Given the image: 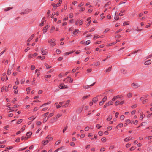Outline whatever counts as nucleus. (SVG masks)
Here are the masks:
<instances>
[{"label":"nucleus","mask_w":152,"mask_h":152,"mask_svg":"<svg viewBox=\"0 0 152 152\" xmlns=\"http://www.w3.org/2000/svg\"><path fill=\"white\" fill-rule=\"evenodd\" d=\"M148 102V99H145L142 101V103L144 104L145 103H147Z\"/></svg>","instance_id":"54"},{"label":"nucleus","mask_w":152,"mask_h":152,"mask_svg":"<svg viewBox=\"0 0 152 152\" xmlns=\"http://www.w3.org/2000/svg\"><path fill=\"white\" fill-rule=\"evenodd\" d=\"M23 121L22 119H19L18 121L17 122V124H20Z\"/></svg>","instance_id":"30"},{"label":"nucleus","mask_w":152,"mask_h":152,"mask_svg":"<svg viewBox=\"0 0 152 152\" xmlns=\"http://www.w3.org/2000/svg\"><path fill=\"white\" fill-rule=\"evenodd\" d=\"M46 50H41V53L43 55H46L48 53V52L46 51Z\"/></svg>","instance_id":"10"},{"label":"nucleus","mask_w":152,"mask_h":152,"mask_svg":"<svg viewBox=\"0 0 152 152\" xmlns=\"http://www.w3.org/2000/svg\"><path fill=\"white\" fill-rule=\"evenodd\" d=\"M47 31V28H45V27L43 29V32L44 34H45Z\"/></svg>","instance_id":"32"},{"label":"nucleus","mask_w":152,"mask_h":152,"mask_svg":"<svg viewBox=\"0 0 152 152\" xmlns=\"http://www.w3.org/2000/svg\"><path fill=\"white\" fill-rule=\"evenodd\" d=\"M83 20H80V22H79L80 25H81L83 24Z\"/></svg>","instance_id":"53"},{"label":"nucleus","mask_w":152,"mask_h":152,"mask_svg":"<svg viewBox=\"0 0 152 152\" xmlns=\"http://www.w3.org/2000/svg\"><path fill=\"white\" fill-rule=\"evenodd\" d=\"M135 113L136 111L135 110H134L131 112V113L132 115H134L135 114Z\"/></svg>","instance_id":"62"},{"label":"nucleus","mask_w":152,"mask_h":152,"mask_svg":"<svg viewBox=\"0 0 152 152\" xmlns=\"http://www.w3.org/2000/svg\"><path fill=\"white\" fill-rule=\"evenodd\" d=\"M151 25V23H149L148 25H147L145 27L146 28H148Z\"/></svg>","instance_id":"60"},{"label":"nucleus","mask_w":152,"mask_h":152,"mask_svg":"<svg viewBox=\"0 0 152 152\" xmlns=\"http://www.w3.org/2000/svg\"><path fill=\"white\" fill-rule=\"evenodd\" d=\"M70 102L69 100H67L66 102V103L65 104L63 105L62 107H67L68 106L69 103Z\"/></svg>","instance_id":"6"},{"label":"nucleus","mask_w":152,"mask_h":152,"mask_svg":"<svg viewBox=\"0 0 152 152\" xmlns=\"http://www.w3.org/2000/svg\"><path fill=\"white\" fill-rule=\"evenodd\" d=\"M62 115L61 114H57V115L56 116V118H53V119L54 120V121H55L56 120V119H57L58 118H59L61 116H62Z\"/></svg>","instance_id":"9"},{"label":"nucleus","mask_w":152,"mask_h":152,"mask_svg":"<svg viewBox=\"0 0 152 152\" xmlns=\"http://www.w3.org/2000/svg\"><path fill=\"white\" fill-rule=\"evenodd\" d=\"M56 53L57 54H59L60 53V51L59 49H57L56 50Z\"/></svg>","instance_id":"64"},{"label":"nucleus","mask_w":152,"mask_h":152,"mask_svg":"<svg viewBox=\"0 0 152 152\" xmlns=\"http://www.w3.org/2000/svg\"><path fill=\"white\" fill-rule=\"evenodd\" d=\"M91 42V41L89 40H87L84 43V45H88Z\"/></svg>","instance_id":"19"},{"label":"nucleus","mask_w":152,"mask_h":152,"mask_svg":"<svg viewBox=\"0 0 152 152\" xmlns=\"http://www.w3.org/2000/svg\"><path fill=\"white\" fill-rule=\"evenodd\" d=\"M110 29L109 28H106L105 29L104 31V33H106Z\"/></svg>","instance_id":"47"},{"label":"nucleus","mask_w":152,"mask_h":152,"mask_svg":"<svg viewBox=\"0 0 152 152\" xmlns=\"http://www.w3.org/2000/svg\"><path fill=\"white\" fill-rule=\"evenodd\" d=\"M11 73V70L10 69H8V70L7 71V74L8 75H10Z\"/></svg>","instance_id":"41"},{"label":"nucleus","mask_w":152,"mask_h":152,"mask_svg":"<svg viewBox=\"0 0 152 152\" xmlns=\"http://www.w3.org/2000/svg\"><path fill=\"white\" fill-rule=\"evenodd\" d=\"M35 74L37 75V77H38L40 75V73L38 69H36L35 71Z\"/></svg>","instance_id":"12"},{"label":"nucleus","mask_w":152,"mask_h":152,"mask_svg":"<svg viewBox=\"0 0 152 152\" xmlns=\"http://www.w3.org/2000/svg\"><path fill=\"white\" fill-rule=\"evenodd\" d=\"M84 3H82H82H80V4H79V5H78V7H81V6H83V5H84Z\"/></svg>","instance_id":"52"},{"label":"nucleus","mask_w":152,"mask_h":152,"mask_svg":"<svg viewBox=\"0 0 152 152\" xmlns=\"http://www.w3.org/2000/svg\"><path fill=\"white\" fill-rule=\"evenodd\" d=\"M132 93H129L127 94V96L128 98H130L132 97Z\"/></svg>","instance_id":"17"},{"label":"nucleus","mask_w":152,"mask_h":152,"mask_svg":"<svg viewBox=\"0 0 152 152\" xmlns=\"http://www.w3.org/2000/svg\"><path fill=\"white\" fill-rule=\"evenodd\" d=\"M35 67L33 65H32L31 66V70H34L35 69Z\"/></svg>","instance_id":"45"},{"label":"nucleus","mask_w":152,"mask_h":152,"mask_svg":"<svg viewBox=\"0 0 152 152\" xmlns=\"http://www.w3.org/2000/svg\"><path fill=\"white\" fill-rule=\"evenodd\" d=\"M126 71L125 70L122 69L121 70V72L123 74H125L126 73Z\"/></svg>","instance_id":"31"},{"label":"nucleus","mask_w":152,"mask_h":152,"mask_svg":"<svg viewBox=\"0 0 152 152\" xmlns=\"http://www.w3.org/2000/svg\"><path fill=\"white\" fill-rule=\"evenodd\" d=\"M45 18L44 17L42 19V22L41 23L39 24V26H42L45 23Z\"/></svg>","instance_id":"8"},{"label":"nucleus","mask_w":152,"mask_h":152,"mask_svg":"<svg viewBox=\"0 0 152 152\" xmlns=\"http://www.w3.org/2000/svg\"><path fill=\"white\" fill-rule=\"evenodd\" d=\"M109 106V104H108V103H107L106 104H105L104 105V108H106L107 107H108V106Z\"/></svg>","instance_id":"57"},{"label":"nucleus","mask_w":152,"mask_h":152,"mask_svg":"<svg viewBox=\"0 0 152 152\" xmlns=\"http://www.w3.org/2000/svg\"><path fill=\"white\" fill-rule=\"evenodd\" d=\"M89 129V127L88 126L86 127L85 129L86 131H88Z\"/></svg>","instance_id":"63"},{"label":"nucleus","mask_w":152,"mask_h":152,"mask_svg":"<svg viewBox=\"0 0 152 152\" xmlns=\"http://www.w3.org/2000/svg\"><path fill=\"white\" fill-rule=\"evenodd\" d=\"M129 21L124 22L123 23V25L125 26L126 25H129Z\"/></svg>","instance_id":"21"},{"label":"nucleus","mask_w":152,"mask_h":152,"mask_svg":"<svg viewBox=\"0 0 152 152\" xmlns=\"http://www.w3.org/2000/svg\"><path fill=\"white\" fill-rule=\"evenodd\" d=\"M151 61L150 60H148L146 61L145 63V65H149L151 63Z\"/></svg>","instance_id":"11"},{"label":"nucleus","mask_w":152,"mask_h":152,"mask_svg":"<svg viewBox=\"0 0 152 152\" xmlns=\"http://www.w3.org/2000/svg\"><path fill=\"white\" fill-rule=\"evenodd\" d=\"M124 11L123 10H121V11H120V12L119 14V15L120 16H123V12Z\"/></svg>","instance_id":"28"},{"label":"nucleus","mask_w":152,"mask_h":152,"mask_svg":"<svg viewBox=\"0 0 152 152\" xmlns=\"http://www.w3.org/2000/svg\"><path fill=\"white\" fill-rule=\"evenodd\" d=\"M124 118V116L123 115H121L120 117V119L121 120H123Z\"/></svg>","instance_id":"48"},{"label":"nucleus","mask_w":152,"mask_h":152,"mask_svg":"<svg viewBox=\"0 0 152 152\" xmlns=\"http://www.w3.org/2000/svg\"><path fill=\"white\" fill-rule=\"evenodd\" d=\"M66 9H67V6L66 5H65L64 6V8H63V9H62L61 10V11L63 12L64 10H66Z\"/></svg>","instance_id":"35"},{"label":"nucleus","mask_w":152,"mask_h":152,"mask_svg":"<svg viewBox=\"0 0 152 152\" xmlns=\"http://www.w3.org/2000/svg\"><path fill=\"white\" fill-rule=\"evenodd\" d=\"M112 129V127L111 126H110L107 128V129L108 131H110Z\"/></svg>","instance_id":"37"},{"label":"nucleus","mask_w":152,"mask_h":152,"mask_svg":"<svg viewBox=\"0 0 152 152\" xmlns=\"http://www.w3.org/2000/svg\"><path fill=\"white\" fill-rule=\"evenodd\" d=\"M32 134V132H28L26 133V135L27 136H29Z\"/></svg>","instance_id":"20"},{"label":"nucleus","mask_w":152,"mask_h":152,"mask_svg":"<svg viewBox=\"0 0 152 152\" xmlns=\"http://www.w3.org/2000/svg\"><path fill=\"white\" fill-rule=\"evenodd\" d=\"M98 134L100 136H102L103 134V133L102 131H100L98 132Z\"/></svg>","instance_id":"22"},{"label":"nucleus","mask_w":152,"mask_h":152,"mask_svg":"<svg viewBox=\"0 0 152 152\" xmlns=\"http://www.w3.org/2000/svg\"><path fill=\"white\" fill-rule=\"evenodd\" d=\"M131 145V143L130 142H129L126 145V148H129L130 146Z\"/></svg>","instance_id":"34"},{"label":"nucleus","mask_w":152,"mask_h":152,"mask_svg":"<svg viewBox=\"0 0 152 152\" xmlns=\"http://www.w3.org/2000/svg\"><path fill=\"white\" fill-rule=\"evenodd\" d=\"M27 147H25V148H19L18 150V151H22V150H24L25 149H26L27 148Z\"/></svg>","instance_id":"42"},{"label":"nucleus","mask_w":152,"mask_h":152,"mask_svg":"<svg viewBox=\"0 0 152 152\" xmlns=\"http://www.w3.org/2000/svg\"><path fill=\"white\" fill-rule=\"evenodd\" d=\"M12 8L11 7H8L7 8L4 9V10L5 11H7L9 10H10L12 9Z\"/></svg>","instance_id":"18"},{"label":"nucleus","mask_w":152,"mask_h":152,"mask_svg":"<svg viewBox=\"0 0 152 152\" xmlns=\"http://www.w3.org/2000/svg\"><path fill=\"white\" fill-rule=\"evenodd\" d=\"M61 143V141L60 140H58V141H57V142H56L55 143V145H58L60 143Z\"/></svg>","instance_id":"27"},{"label":"nucleus","mask_w":152,"mask_h":152,"mask_svg":"<svg viewBox=\"0 0 152 152\" xmlns=\"http://www.w3.org/2000/svg\"><path fill=\"white\" fill-rule=\"evenodd\" d=\"M32 11V10L31 9H27L25 10L24 12H23L21 13L22 14H28V13Z\"/></svg>","instance_id":"1"},{"label":"nucleus","mask_w":152,"mask_h":152,"mask_svg":"<svg viewBox=\"0 0 152 152\" xmlns=\"http://www.w3.org/2000/svg\"><path fill=\"white\" fill-rule=\"evenodd\" d=\"M119 18V17L117 15H116L115 16L114 19L115 20H118Z\"/></svg>","instance_id":"55"},{"label":"nucleus","mask_w":152,"mask_h":152,"mask_svg":"<svg viewBox=\"0 0 152 152\" xmlns=\"http://www.w3.org/2000/svg\"><path fill=\"white\" fill-rule=\"evenodd\" d=\"M98 99L97 97H95L94 98L92 99V102L94 103H95L97 102V101H98Z\"/></svg>","instance_id":"13"},{"label":"nucleus","mask_w":152,"mask_h":152,"mask_svg":"<svg viewBox=\"0 0 152 152\" xmlns=\"http://www.w3.org/2000/svg\"><path fill=\"white\" fill-rule=\"evenodd\" d=\"M141 115L140 117V119L141 120H142V119L144 118L145 116L144 114H142V113H140Z\"/></svg>","instance_id":"14"},{"label":"nucleus","mask_w":152,"mask_h":152,"mask_svg":"<svg viewBox=\"0 0 152 152\" xmlns=\"http://www.w3.org/2000/svg\"><path fill=\"white\" fill-rule=\"evenodd\" d=\"M95 82H94L92 84L90 85L89 86L85 85L83 86V88L85 89L89 88L93 86L95 84Z\"/></svg>","instance_id":"2"},{"label":"nucleus","mask_w":152,"mask_h":152,"mask_svg":"<svg viewBox=\"0 0 152 152\" xmlns=\"http://www.w3.org/2000/svg\"><path fill=\"white\" fill-rule=\"evenodd\" d=\"M26 127V125H24L23 126V127L21 128V130L23 132V131L25 129V127Z\"/></svg>","instance_id":"43"},{"label":"nucleus","mask_w":152,"mask_h":152,"mask_svg":"<svg viewBox=\"0 0 152 152\" xmlns=\"http://www.w3.org/2000/svg\"><path fill=\"white\" fill-rule=\"evenodd\" d=\"M137 104H135L134 105H132L131 106V108L132 109H134L135 108L137 107Z\"/></svg>","instance_id":"46"},{"label":"nucleus","mask_w":152,"mask_h":152,"mask_svg":"<svg viewBox=\"0 0 152 152\" xmlns=\"http://www.w3.org/2000/svg\"><path fill=\"white\" fill-rule=\"evenodd\" d=\"M130 140V138H126L124 139V141L126 142H128Z\"/></svg>","instance_id":"36"},{"label":"nucleus","mask_w":152,"mask_h":152,"mask_svg":"<svg viewBox=\"0 0 152 152\" xmlns=\"http://www.w3.org/2000/svg\"><path fill=\"white\" fill-rule=\"evenodd\" d=\"M59 88L61 89L67 88L68 87L67 86H65L63 83H62L59 85Z\"/></svg>","instance_id":"3"},{"label":"nucleus","mask_w":152,"mask_h":152,"mask_svg":"<svg viewBox=\"0 0 152 152\" xmlns=\"http://www.w3.org/2000/svg\"><path fill=\"white\" fill-rule=\"evenodd\" d=\"M49 141L50 140H45L44 142V145H46Z\"/></svg>","instance_id":"24"},{"label":"nucleus","mask_w":152,"mask_h":152,"mask_svg":"<svg viewBox=\"0 0 152 152\" xmlns=\"http://www.w3.org/2000/svg\"><path fill=\"white\" fill-rule=\"evenodd\" d=\"M73 17V15L72 13H70L69 15V17L72 18Z\"/></svg>","instance_id":"61"},{"label":"nucleus","mask_w":152,"mask_h":152,"mask_svg":"<svg viewBox=\"0 0 152 152\" xmlns=\"http://www.w3.org/2000/svg\"><path fill=\"white\" fill-rule=\"evenodd\" d=\"M112 67H109L106 70V72H110L111 71Z\"/></svg>","instance_id":"16"},{"label":"nucleus","mask_w":152,"mask_h":152,"mask_svg":"<svg viewBox=\"0 0 152 152\" xmlns=\"http://www.w3.org/2000/svg\"><path fill=\"white\" fill-rule=\"evenodd\" d=\"M119 101H116L115 103V105L116 106L118 105L119 104Z\"/></svg>","instance_id":"51"},{"label":"nucleus","mask_w":152,"mask_h":152,"mask_svg":"<svg viewBox=\"0 0 152 152\" xmlns=\"http://www.w3.org/2000/svg\"><path fill=\"white\" fill-rule=\"evenodd\" d=\"M48 119V118H46V117H45L44 118L43 120V122L44 123L46 122L47 121V120Z\"/></svg>","instance_id":"58"},{"label":"nucleus","mask_w":152,"mask_h":152,"mask_svg":"<svg viewBox=\"0 0 152 152\" xmlns=\"http://www.w3.org/2000/svg\"><path fill=\"white\" fill-rule=\"evenodd\" d=\"M112 119V116L110 115L107 118V120L109 121H110Z\"/></svg>","instance_id":"23"},{"label":"nucleus","mask_w":152,"mask_h":152,"mask_svg":"<svg viewBox=\"0 0 152 152\" xmlns=\"http://www.w3.org/2000/svg\"><path fill=\"white\" fill-rule=\"evenodd\" d=\"M108 104H109V105H112L113 103V101H109L108 102Z\"/></svg>","instance_id":"40"},{"label":"nucleus","mask_w":152,"mask_h":152,"mask_svg":"<svg viewBox=\"0 0 152 152\" xmlns=\"http://www.w3.org/2000/svg\"><path fill=\"white\" fill-rule=\"evenodd\" d=\"M135 149V147L134 146L132 147L130 149V151H133Z\"/></svg>","instance_id":"59"},{"label":"nucleus","mask_w":152,"mask_h":152,"mask_svg":"<svg viewBox=\"0 0 152 152\" xmlns=\"http://www.w3.org/2000/svg\"><path fill=\"white\" fill-rule=\"evenodd\" d=\"M37 58H41L42 60H43L45 58V57L44 56H43L42 57L41 56H39L37 57Z\"/></svg>","instance_id":"29"},{"label":"nucleus","mask_w":152,"mask_h":152,"mask_svg":"<svg viewBox=\"0 0 152 152\" xmlns=\"http://www.w3.org/2000/svg\"><path fill=\"white\" fill-rule=\"evenodd\" d=\"M107 99V97L106 96H104L103 99L102 101H104V102Z\"/></svg>","instance_id":"56"},{"label":"nucleus","mask_w":152,"mask_h":152,"mask_svg":"<svg viewBox=\"0 0 152 152\" xmlns=\"http://www.w3.org/2000/svg\"><path fill=\"white\" fill-rule=\"evenodd\" d=\"M35 117L34 118V116H32L31 117H30L28 119L30 120H32V121H33L35 119Z\"/></svg>","instance_id":"33"},{"label":"nucleus","mask_w":152,"mask_h":152,"mask_svg":"<svg viewBox=\"0 0 152 152\" xmlns=\"http://www.w3.org/2000/svg\"><path fill=\"white\" fill-rule=\"evenodd\" d=\"M44 77L45 78H50L51 77V75H45Z\"/></svg>","instance_id":"44"},{"label":"nucleus","mask_w":152,"mask_h":152,"mask_svg":"<svg viewBox=\"0 0 152 152\" xmlns=\"http://www.w3.org/2000/svg\"><path fill=\"white\" fill-rule=\"evenodd\" d=\"M55 39H51L50 41H48V43H52L53 42H55Z\"/></svg>","instance_id":"26"},{"label":"nucleus","mask_w":152,"mask_h":152,"mask_svg":"<svg viewBox=\"0 0 152 152\" xmlns=\"http://www.w3.org/2000/svg\"><path fill=\"white\" fill-rule=\"evenodd\" d=\"M45 66L46 68L47 69H50L51 68V66H50L48 64H45Z\"/></svg>","instance_id":"25"},{"label":"nucleus","mask_w":152,"mask_h":152,"mask_svg":"<svg viewBox=\"0 0 152 152\" xmlns=\"http://www.w3.org/2000/svg\"><path fill=\"white\" fill-rule=\"evenodd\" d=\"M121 96H119V95L115 96L112 99V100L113 101H114L115 100H116L117 99H118V98H121Z\"/></svg>","instance_id":"4"},{"label":"nucleus","mask_w":152,"mask_h":152,"mask_svg":"<svg viewBox=\"0 0 152 152\" xmlns=\"http://www.w3.org/2000/svg\"><path fill=\"white\" fill-rule=\"evenodd\" d=\"M106 140V139L105 137H103L102 138L101 141L102 142H105Z\"/></svg>","instance_id":"38"},{"label":"nucleus","mask_w":152,"mask_h":152,"mask_svg":"<svg viewBox=\"0 0 152 152\" xmlns=\"http://www.w3.org/2000/svg\"><path fill=\"white\" fill-rule=\"evenodd\" d=\"M132 86L134 88H137L139 86L138 84L135 83H134L132 84Z\"/></svg>","instance_id":"5"},{"label":"nucleus","mask_w":152,"mask_h":152,"mask_svg":"<svg viewBox=\"0 0 152 152\" xmlns=\"http://www.w3.org/2000/svg\"><path fill=\"white\" fill-rule=\"evenodd\" d=\"M125 122L128 123H130L132 124H133L134 123V120L131 121L129 119L126 120L125 121Z\"/></svg>","instance_id":"7"},{"label":"nucleus","mask_w":152,"mask_h":152,"mask_svg":"<svg viewBox=\"0 0 152 152\" xmlns=\"http://www.w3.org/2000/svg\"><path fill=\"white\" fill-rule=\"evenodd\" d=\"M99 37V36L98 35H96L94 36V39H96L98 38Z\"/></svg>","instance_id":"39"},{"label":"nucleus","mask_w":152,"mask_h":152,"mask_svg":"<svg viewBox=\"0 0 152 152\" xmlns=\"http://www.w3.org/2000/svg\"><path fill=\"white\" fill-rule=\"evenodd\" d=\"M123 30L122 29H120L118 30L116 32H115V34H117L120 32L121 31Z\"/></svg>","instance_id":"50"},{"label":"nucleus","mask_w":152,"mask_h":152,"mask_svg":"<svg viewBox=\"0 0 152 152\" xmlns=\"http://www.w3.org/2000/svg\"><path fill=\"white\" fill-rule=\"evenodd\" d=\"M79 31V29L78 28L75 29V31L73 32V34L74 35L76 34L77 33L76 32H77Z\"/></svg>","instance_id":"15"},{"label":"nucleus","mask_w":152,"mask_h":152,"mask_svg":"<svg viewBox=\"0 0 152 152\" xmlns=\"http://www.w3.org/2000/svg\"><path fill=\"white\" fill-rule=\"evenodd\" d=\"M105 149L104 148H102L100 151L101 152H103L105 151Z\"/></svg>","instance_id":"49"}]
</instances>
